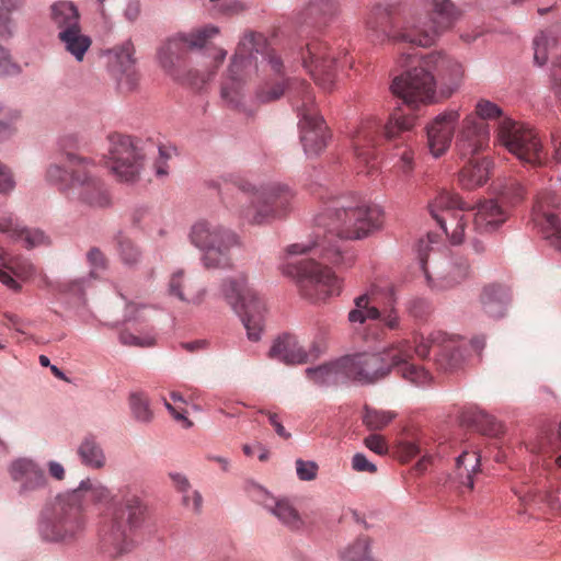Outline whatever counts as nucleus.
I'll return each instance as SVG.
<instances>
[{
    "label": "nucleus",
    "mask_w": 561,
    "mask_h": 561,
    "mask_svg": "<svg viewBox=\"0 0 561 561\" xmlns=\"http://www.w3.org/2000/svg\"><path fill=\"white\" fill-rule=\"evenodd\" d=\"M112 501L110 489L101 481L82 480L77 489L58 494L44 505L37 518L38 536L46 542L72 546L87 530L84 504L105 505Z\"/></svg>",
    "instance_id": "obj_1"
},
{
    "label": "nucleus",
    "mask_w": 561,
    "mask_h": 561,
    "mask_svg": "<svg viewBox=\"0 0 561 561\" xmlns=\"http://www.w3.org/2000/svg\"><path fill=\"white\" fill-rule=\"evenodd\" d=\"M471 209H476L473 229L481 234L495 231L507 219V210L496 199L484 201L473 207L463 202L457 193L442 190L428 203L431 216L455 245L465 240L468 220L462 213Z\"/></svg>",
    "instance_id": "obj_2"
},
{
    "label": "nucleus",
    "mask_w": 561,
    "mask_h": 561,
    "mask_svg": "<svg viewBox=\"0 0 561 561\" xmlns=\"http://www.w3.org/2000/svg\"><path fill=\"white\" fill-rule=\"evenodd\" d=\"M347 197L330 198L322 213L316 216L318 227L324 228L321 240L294 243L287 248L289 254H302L314 251L324 261L340 265L348 257L351 250V219Z\"/></svg>",
    "instance_id": "obj_3"
},
{
    "label": "nucleus",
    "mask_w": 561,
    "mask_h": 561,
    "mask_svg": "<svg viewBox=\"0 0 561 561\" xmlns=\"http://www.w3.org/2000/svg\"><path fill=\"white\" fill-rule=\"evenodd\" d=\"M91 160L67 153L62 164L51 163L46 170V180L58 186L68 198H78L81 203L104 208L111 204V194L105 183L94 173Z\"/></svg>",
    "instance_id": "obj_4"
},
{
    "label": "nucleus",
    "mask_w": 561,
    "mask_h": 561,
    "mask_svg": "<svg viewBox=\"0 0 561 561\" xmlns=\"http://www.w3.org/2000/svg\"><path fill=\"white\" fill-rule=\"evenodd\" d=\"M234 193L227 206L240 219L251 225H262L286 216L294 198L293 192L282 184H271L256 190L245 180L238 179L233 183Z\"/></svg>",
    "instance_id": "obj_5"
},
{
    "label": "nucleus",
    "mask_w": 561,
    "mask_h": 561,
    "mask_svg": "<svg viewBox=\"0 0 561 561\" xmlns=\"http://www.w3.org/2000/svg\"><path fill=\"white\" fill-rule=\"evenodd\" d=\"M121 493V502L112 517L105 519L99 529V550L111 559L131 550V534L142 525L146 516V506L136 493L128 488Z\"/></svg>",
    "instance_id": "obj_6"
},
{
    "label": "nucleus",
    "mask_w": 561,
    "mask_h": 561,
    "mask_svg": "<svg viewBox=\"0 0 561 561\" xmlns=\"http://www.w3.org/2000/svg\"><path fill=\"white\" fill-rule=\"evenodd\" d=\"M366 25L377 42H404L419 46V24L414 21V9L405 1L394 0L375 5Z\"/></svg>",
    "instance_id": "obj_7"
},
{
    "label": "nucleus",
    "mask_w": 561,
    "mask_h": 561,
    "mask_svg": "<svg viewBox=\"0 0 561 561\" xmlns=\"http://www.w3.org/2000/svg\"><path fill=\"white\" fill-rule=\"evenodd\" d=\"M262 34L249 32L239 42L237 51L231 60L228 75L221 83V99L231 106H238L242 98L243 84L257 73V57L255 54L264 47Z\"/></svg>",
    "instance_id": "obj_8"
},
{
    "label": "nucleus",
    "mask_w": 561,
    "mask_h": 561,
    "mask_svg": "<svg viewBox=\"0 0 561 561\" xmlns=\"http://www.w3.org/2000/svg\"><path fill=\"white\" fill-rule=\"evenodd\" d=\"M431 240L421 239L417 244L419 261L432 289H451L470 277L471 267L468 259L458 255L445 259L438 253L431 256Z\"/></svg>",
    "instance_id": "obj_9"
},
{
    "label": "nucleus",
    "mask_w": 561,
    "mask_h": 561,
    "mask_svg": "<svg viewBox=\"0 0 561 561\" xmlns=\"http://www.w3.org/2000/svg\"><path fill=\"white\" fill-rule=\"evenodd\" d=\"M415 125V117L393 112L385 125L376 117H368L360 123L357 131V138L368 142H375L376 137L381 130L382 137L388 142H401L398 147L399 168L405 176H410L414 170V151L408 144L407 131H410Z\"/></svg>",
    "instance_id": "obj_10"
},
{
    "label": "nucleus",
    "mask_w": 561,
    "mask_h": 561,
    "mask_svg": "<svg viewBox=\"0 0 561 561\" xmlns=\"http://www.w3.org/2000/svg\"><path fill=\"white\" fill-rule=\"evenodd\" d=\"M283 273L294 277L300 295L314 304L325 301L341 291V282L337 276L314 260L287 263L283 267Z\"/></svg>",
    "instance_id": "obj_11"
},
{
    "label": "nucleus",
    "mask_w": 561,
    "mask_h": 561,
    "mask_svg": "<svg viewBox=\"0 0 561 561\" xmlns=\"http://www.w3.org/2000/svg\"><path fill=\"white\" fill-rule=\"evenodd\" d=\"M188 238L203 252L202 260L207 268L228 266L230 250L238 244V237L232 230L207 220L195 222Z\"/></svg>",
    "instance_id": "obj_12"
},
{
    "label": "nucleus",
    "mask_w": 561,
    "mask_h": 561,
    "mask_svg": "<svg viewBox=\"0 0 561 561\" xmlns=\"http://www.w3.org/2000/svg\"><path fill=\"white\" fill-rule=\"evenodd\" d=\"M221 290L228 302L240 313L249 340L259 341L264 325L263 298L248 286L247 278L242 275L226 279Z\"/></svg>",
    "instance_id": "obj_13"
},
{
    "label": "nucleus",
    "mask_w": 561,
    "mask_h": 561,
    "mask_svg": "<svg viewBox=\"0 0 561 561\" xmlns=\"http://www.w3.org/2000/svg\"><path fill=\"white\" fill-rule=\"evenodd\" d=\"M499 141L520 162L540 167L545 161L542 144L536 131L510 117H503L497 128Z\"/></svg>",
    "instance_id": "obj_14"
},
{
    "label": "nucleus",
    "mask_w": 561,
    "mask_h": 561,
    "mask_svg": "<svg viewBox=\"0 0 561 561\" xmlns=\"http://www.w3.org/2000/svg\"><path fill=\"white\" fill-rule=\"evenodd\" d=\"M390 89L404 104L412 107L437 102L436 80L432 67L425 64V56L417 66L396 77Z\"/></svg>",
    "instance_id": "obj_15"
},
{
    "label": "nucleus",
    "mask_w": 561,
    "mask_h": 561,
    "mask_svg": "<svg viewBox=\"0 0 561 561\" xmlns=\"http://www.w3.org/2000/svg\"><path fill=\"white\" fill-rule=\"evenodd\" d=\"M393 289L371 286L365 294L354 299L353 322L381 319L385 325L394 330L399 327V316L393 308Z\"/></svg>",
    "instance_id": "obj_16"
},
{
    "label": "nucleus",
    "mask_w": 561,
    "mask_h": 561,
    "mask_svg": "<svg viewBox=\"0 0 561 561\" xmlns=\"http://www.w3.org/2000/svg\"><path fill=\"white\" fill-rule=\"evenodd\" d=\"M295 89H301L305 93L301 105H297L300 119V141L307 156H316L321 152L328 140V127L318 115L314 106V96L309 83L297 82Z\"/></svg>",
    "instance_id": "obj_17"
},
{
    "label": "nucleus",
    "mask_w": 561,
    "mask_h": 561,
    "mask_svg": "<svg viewBox=\"0 0 561 561\" xmlns=\"http://www.w3.org/2000/svg\"><path fill=\"white\" fill-rule=\"evenodd\" d=\"M217 34V27L206 26L187 35L169 38L158 49L160 66L167 73L179 79V68L188 50L205 47L208 39Z\"/></svg>",
    "instance_id": "obj_18"
},
{
    "label": "nucleus",
    "mask_w": 561,
    "mask_h": 561,
    "mask_svg": "<svg viewBox=\"0 0 561 561\" xmlns=\"http://www.w3.org/2000/svg\"><path fill=\"white\" fill-rule=\"evenodd\" d=\"M107 168L121 182H135L142 167V153L135 140L126 135H113L110 137Z\"/></svg>",
    "instance_id": "obj_19"
},
{
    "label": "nucleus",
    "mask_w": 561,
    "mask_h": 561,
    "mask_svg": "<svg viewBox=\"0 0 561 561\" xmlns=\"http://www.w3.org/2000/svg\"><path fill=\"white\" fill-rule=\"evenodd\" d=\"M434 15L421 16L414 9V21L419 24V47H430L438 37L451 28L460 19L461 11L451 0H431Z\"/></svg>",
    "instance_id": "obj_20"
},
{
    "label": "nucleus",
    "mask_w": 561,
    "mask_h": 561,
    "mask_svg": "<svg viewBox=\"0 0 561 561\" xmlns=\"http://www.w3.org/2000/svg\"><path fill=\"white\" fill-rule=\"evenodd\" d=\"M459 123V108H446L427 122L425 125L426 144L434 158H439L448 151Z\"/></svg>",
    "instance_id": "obj_21"
},
{
    "label": "nucleus",
    "mask_w": 561,
    "mask_h": 561,
    "mask_svg": "<svg viewBox=\"0 0 561 561\" xmlns=\"http://www.w3.org/2000/svg\"><path fill=\"white\" fill-rule=\"evenodd\" d=\"M302 65L314 82L323 90H331L335 82V60L328 46L319 41L307 43L301 50Z\"/></svg>",
    "instance_id": "obj_22"
},
{
    "label": "nucleus",
    "mask_w": 561,
    "mask_h": 561,
    "mask_svg": "<svg viewBox=\"0 0 561 561\" xmlns=\"http://www.w3.org/2000/svg\"><path fill=\"white\" fill-rule=\"evenodd\" d=\"M560 204V198L553 192H541L536 197L533 216L542 238L550 247L561 252V220L550 211V208H557Z\"/></svg>",
    "instance_id": "obj_23"
},
{
    "label": "nucleus",
    "mask_w": 561,
    "mask_h": 561,
    "mask_svg": "<svg viewBox=\"0 0 561 561\" xmlns=\"http://www.w3.org/2000/svg\"><path fill=\"white\" fill-rule=\"evenodd\" d=\"M8 472L21 497H31L48 486V478L44 468L31 458L20 457L12 460Z\"/></svg>",
    "instance_id": "obj_24"
},
{
    "label": "nucleus",
    "mask_w": 561,
    "mask_h": 561,
    "mask_svg": "<svg viewBox=\"0 0 561 561\" xmlns=\"http://www.w3.org/2000/svg\"><path fill=\"white\" fill-rule=\"evenodd\" d=\"M490 141L489 124L468 114L459 123L456 136V149L461 158H471L483 151Z\"/></svg>",
    "instance_id": "obj_25"
},
{
    "label": "nucleus",
    "mask_w": 561,
    "mask_h": 561,
    "mask_svg": "<svg viewBox=\"0 0 561 561\" xmlns=\"http://www.w3.org/2000/svg\"><path fill=\"white\" fill-rule=\"evenodd\" d=\"M388 359L392 368H398L402 378L408 382L424 387L432 381V375L422 366L410 364L412 359V345L409 341L402 340L388 348Z\"/></svg>",
    "instance_id": "obj_26"
},
{
    "label": "nucleus",
    "mask_w": 561,
    "mask_h": 561,
    "mask_svg": "<svg viewBox=\"0 0 561 561\" xmlns=\"http://www.w3.org/2000/svg\"><path fill=\"white\" fill-rule=\"evenodd\" d=\"M392 368L388 359V350L385 356L376 353L353 355V381L370 385L386 377Z\"/></svg>",
    "instance_id": "obj_27"
},
{
    "label": "nucleus",
    "mask_w": 561,
    "mask_h": 561,
    "mask_svg": "<svg viewBox=\"0 0 561 561\" xmlns=\"http://www.w3.org/2000/svg\"><path fill=\"white\" fill-rule=\"evenodd\" d=\"M135 48L130 41L114 47L111 50L113 55L112 67L117 77V84L124 92L133 91L139 81V75L136 70V59L134 58Z\"/></svg>",
    "instance_id": "obj_28"
},
{
    "label": "nucleus",
    "mask_w": 561,
    "mask_h": 561,
    "mask_svg": "<svg viewBox=\"0 0 561 561\" xmlns=\"http://www.w3.org/2000/svg\"><path fill=\"white\" fill-rule=\"evenodd\" d=\"M383 225L382 208L371 202L353 206V240H362L379 231Z\"/></svg>",
    "instance_id": "obj_29"
},
{
    "label": "nucleus",
    "mask_w": 561,
    "mask_h": 561,
    "mask_svg": "<svg viewBox=\"0 0 561 561\" xmlns=\"http://www.w3.org/2000/svg\"><path fill=\"white\" fill-rule=\"evenodd\" d=\"M306 376L309 380L320 386L347 383L351 376V357L343 356L316 368H307Z\"/></svg>",
    "instance_id": "obj_30"
},
{
    "label": "nucleus",
    "mask_w": 561,
    "mask_h": 561,
    "mask_svg": "<svg viewBox=\"0 0 561 561\" xmlns=\"http://www.w3.org/2000/svg\"><path fill=\"white\" fill-rule=\"evenodd\" d=\"M169 294L187 305L198 306L206 296L205 287L183 270L174 272L168 285Z\"/></svg>",
    "instance_id": "obj_31"
},
{
    "label": "nucleus",
    "mask_w": 561,
    "mask_h": 561,
    "mask_svg": "<svg viewBox=\"0 0 561 561\" xmlns=\"http://www.w3.org/2000/svg\"><path fill=\"white\" fill-rule=\"evenodd\" d=\"M425 64L432 67L433 73H437L442 80L447 81L448 91L446 96H449L458 88L463 77L462 65L442 53H431L426 55Z\"/></svg>",
    "instance_id": "obj_32"
},
{
    "label": "nucleus",
    "mask_w": 561,
    "mask_h": 561,
    "mask_svg": "<svg viewBox=\"0 0 561 561\" xmlns=\"http://www.w3.org/2000/svg\"><path fill=\"white\" fill-rule=\"evenodd\" d=\"M0 232L16 241H22L26 249L47 243V237L39 229H28L21 225L13 214L0 216Z\"/></svg>",
    "instance_id": "obj_33"
},
{
    "label": "nucleus",
    "mask_w": 561,
    "mask_h": 561,
    "mask_svg": "<svg viewBox=\"0 0 561 561\" xmlns=\"http://www.w3.org/2000/svg\"><path fill=\"white\" fill-rule=\"evenodd\" d=\"M268 357L287 365L304 364L309 360L308 353L291 334L277 337L270 348Z\"/></svg>",
    "instance_id": "obj_34"
},
{
    "label": "nucleus",
    "mask_w": 561,
    "mask_h": 561,
    "mask_svg": "<svg viewBox=\"0 0 561 561\" xmlns=\"http://www.w3.org/2000/svg\"><path fill=\"white\" fill-rule=\"evenodd\" d=\"M511 302L508 287L501 284H489L482 288L480 304L484 313L494 319L502 318Z\"/></svg>",
    "instance_id": "obj_35"
},
{
    "label": "nucleus",
    "mask_w": 561,
    "mask_h": 561,
    "mask_svg": "<svg viewBox=\"0 0 561 561\" xmlns=\"http://www.w3.org/2000/svg\"><path fill=\"white\" fill-rule=\"evenodd\" d=\"M3 267H0V282L15 293L21 291L22 286L11 274L22 280H27L35 273L34 265L27 259L21 256L9 257Z\"/></svg>",
    "instance_id": "obj_36"
},
{
    "label": "nucleus",
    "mask_w": 561,
    "mask_h": 561,
    "mask_svg": "<svg viewBox=\"0 0 561 561\" xmlns=\"http://www.w3.org/2000/svg\"><path fill=\"white\" fill-rule=\"evenodd\" d=\"M337 10L336 0H310L301 13V26L320 28Z\"/></svg>",
    "instance_id": "obj_37"
},
{
    "label": "nucleus",
    "mask_w": 561,
    "mask_h": 561,
    "mask_svg": "<svg viewBox=\"0 0 561 561\" xmlns=\"http://www.w3.org/2000/svg\"><path fill=\"white\" fill-rule=\"evenodd\" d=\"M375 525L367 522L353 511V533H356L353 542V561H373L371 537L364 531H370Z\"/></svg>",
    "instance_id": "obj_38"
},
{
    "label": "nucleus",
    "mask_w": 561,
    "mask_h": 561,
    "mask_svg": "<svg viewBox=\"0 0 561 561\" xmlns=\"http://www.w3.org/2000/svg\"><path fill=\"white\" fill-rule=\"evenodd\" d=\"M297 82L307 83L304 80L294 79L290 81L278 80L274 83H266L259 92L257 98L261 102H272L278 100L282 95H284L287 90L288 95L290 96L294 106L297 108V105L302 104V100L305 98V93L301 89H295Z\"/></svg>",
    "instance_id": "obj_39"
},
{
    "label": "nucleus",
    "mask_w": 561,
    "mask_h": 561,
    "mask_svg": "<svg viewBox=\"0 0 561 561\" xmlns=\"http://www.w3.org/2000/svg\"><path fill=\"white\" fill-rule=\"evenodd\" d=\"M77 454L83 466L91 469H102L106 463V456L94 435H87L78 446Z\"/></svg>",
    "instance_id": "obj_40"
},
{
    "label": "nucleus",
    "mask_w": 561,
    "mask_h": 561,
    "mask_svg": "<svg viewBox=\"0 0 561 561\" xmlns=\"http://www.w3.org/2000/svg\"><path fill=\"white\" fill-rule=\"evenodd\" d=\"M58 39L62 44L65 50L76 58L77 61H82L85 53L91 46V38L83 34L81 26L73 30H64L58 32Z\"/></svg>",
    "instance_id": "obj_41"
},
{
    "label": "nucleus",
    "mask_w": 561,
    "mask_h": 561,
    "mask_svg": "<svg viewBox=\"0 0 561 561\" xmlns=\"http://www.w3.org/2000/svg\"><path fill=\"white\" fill-rule=\"evenodd\" d=\"M265 507L291 530H299L305 525L301 515L288 500H275L273 504H265Z\"/></svg>",
    "instance_id": "obj_42"
},
{
    "label": "nucleus",
    "mask_w": 561,
    "mask_h": 561,
    "mask_svg": "<svg viewBox=\"0 0 561 561\" xmlns=\"http://www.w3.org/2000/svg\"><path fill=\"white\" fill-rule=\"evenodd\" d=\"M489 161H470L459 172V183L466 190L483 185L489 179Z\"/></svg>",
    "instance_id": "obj_43"
},
{
    "label": "nucleus",
    "mask_w": 561,
    "mask_h": 561,
    "mask_svg": "<svg viewBox=\"0 0 561 561\" xmlns=\"http://www.w3.org/2000/svg\"><path fill=\"white\" fill-rule=\"evenodd\" d=\"M51 20L58 32L80 27L78 9L68 1H59L51 5Z\"/></svg>",
    "instance_id": "obj_44"
},
{
    "label": "nucleus",
    "mask_w": 561,
    "mask_h": 561,
    "mask_svg": "<svg viewBox=\"0 0 561 561\" xmlns=\"http://www.w3.org/2000/svg\"><path fill=\"white\" fill-rule=\"evenodd\" d=\"M462 359V353L456 341L445 335L438 353L436 354L435 360L437 366L445 371H450L459 367Z\"/></svg>",
    "instance_id": "obj_45"
},
{
    "label": "nucleus",
    "mask_w": 561,
    "mask_h": 561,
    "mask_svg": "<svg viewBox=\"0 0 561 561\" xmlns=\"http://www.w3.org/2000/svg\"><path fill=\"white\" fill-rule=\"evenodd\" d=\"M557 45V37L550 31H540L533 41L534 62L542 67L547 64L550 50Z\"/></svg>",
    "instance_id": "obj_46"
},
{
    "label": "nucleus",
    "mask_w": 561,
    "mask_h": 561,
    "mask_svg": "<svg viewBox=\"0 0 561 561\" xmlns=\"http://www.w3.org/2000/svg\"><path fill=\"white\" fill-rule=\"evenodd\" d=\"M226 57V51L222 49H214L213 55V68L207 72H201L199 70H190L186 76L182 79L183 82L187 83L194 89L201 90L215 75L216 69L221 65Z\"/></svg>",
    "instance_id": "obj_47"
},
{
    "label": "nucleus",
    "mask_w": 561,
    "mask_h": 561,
    "mask_svg": "<svg viewBox=\"0 0 561 561\" xmlns=\"http://www.w3.org/2000/svg\"><path fill=\"white\" fill-rule=\"evenodd\" d=\"M456 466L459 477L466 473L462 484L472 489L474 485L473 474L480 468V456L477 453L463 451L456 458Z\"/></svg>",
    "instance_id": "obj_48"
},
{
    "label": "nucleus",
    "mask_w": 561,
    "mask_h": 561,
    "mask_svg": "<svg viewBox=\"0 0 561 561\" xmlns=\"http://www.w3.org/2000/svg\"><path fill=\"white\" fill-rule=\"evenodd\" d=\"M397 417L393 411L377 410L368 405L364 407L362 414L363 424L370 431H379L390 424Z\"/></svg>",
    "instance_id": "obj_49"
},
{
    "label": "nucleus",
    "mask_w": 561,
    "mask_h": 561,
    "mask_svg": "<svg viewBox=\"0 0 561 561\" xmlns=\"http://www.w3.org/2000/svg\"><path fill=\"white\" fill-rule=\"evenodd\" d=\"M129 408L133 416L142 423H149L153 417V412L150 409L148 396L141 391H135L128 398Z\"/></svg>",
    "instance_id": "obj_50"
},
{
    "label": "nucleus",
    "mask_w": 561,
    "mask_h": 561,
    "mask_svg": "<svg viewBox=\"0 0 561 561\" xmlns=\"http://www.w3.org/2000/svg\"><path fill=\"white\" fill-rule=\"evenodd\" d=\"M462 419L484 434L495 435L499 431V425L494 422L493 417L481 410L467 411L463 413Z\"/></svg>",
    "instance_id": "obj_51"
},
{
    "label": "nucleus",
    "mask_w": 561,
    "mask_h": 561,
    "mask_svg": "<svg viewBox=\"0 0 561 561\" xmlns=\"http://www.w3.org/2000/svg\"><path fill=\"white\" fill-rule=\"evenodd\" d=\"M117 252L121 261L128 266L136 265L141 259V251L131 239L119 234L116 238Z\"/></svg>",
    "instance_id": "obj_52"
},
{
    "label": "nucleus",
    "mask_w": 561,
    "mask_h": 561,
    "mask_svg": "<svg viewBox=\"0 0 561 561\" xmlns=\"http://www.w3.org/2000/svg\"><path fill=\"white\" fill-rule=\"evenodd\" d=\"M444 336L443 332L431 333L427 337L422 336L412 346V356L415 354L420 358H425L433 347H440Z\"/></svg>",
    "instance_id": "obj_53"
},
{
    "label": "nucleus",
    "mask_w": 561,
    "mask_h": 561,
    "mask_svg": "<svg viewBox=\"0 0 561 561\" xmlns=\"http://www.w3.org/2000/svg\"><path fill=\"white\" fill-rule=\"evenodd\" d=\"M500 196L504 203L515 205L523 201L525 196V188L517 181L510 180L502 185Z\"/></svg>",
    "instance_id": "obj_54"
},
{
    "label": "nucleus",
    "mask_w": 561,
    "mask_h": 561,
    "mask_svg": "<svg viewBox=\"0 0 561 561\" xmlns=\"http://www.w3.org/2000/svg\"><path fill=\"white\" fill-rule=\"evenodd\" d=\"M472 114L476 115L478 117V119L484 122L486 119H494V118L502 117L503 112H502V108L497 104H495L489 100L482 99L477 102L474 113H472Z\"/></svg>",
    "instance_id": "obj_55"
},
{
    "label": "nucleus",
    "mask_w": 561,
    "mask_h": 561,
    "mask_svg": "<svg viewBox=\"0 0 561 561\" xmlns=\"http://www.w3.org/2000/svg\"><path fill=\"white\" fill-rule=\"evenodd\" d=\"M295 465L296 473L299 480L312 481L317 478L319 470L317 462L311 460L297 459Z\"/></svg>",
    "instance_id": "obj_56"
},
{
    "label": "nucleus",
    "mask_w": 561,
    "mask_h": 561,
    "mask_svg": "<svg viewBox=\"0 0 561 561\" xmlns=\"http://www.w3.org/2000/svg\"><path fill=\"white\" fill-rule=\"evenodd\" d=\"M364 445L370 451L378 456H385L389 451L388 444L383 436L379 434H370L364 439Z\"/></svg>",
    "instance_id": "obj_57"
},
{
    "label": "nucleus",
    "mask_w": 561,
    "mask_h": 561,
    "mask_svg": "<svg viewBox=\"0 0 561 561\" xmlns=\"http://www.w3.org/2000/svg\"><path fill=\"white\" fill-rule=\"evenodd\" d=\"M87 260H88L89 264L92 266V271H91L92 276L95 274V271H98V270L103 271L107 266L106 256L98 248H92L88 251Z\"/></svg>",
    "instance_id": "obj_58"
},
{
    "label": "nucleus",
    "mask_w": 561,
    "mask_h": 561,
    "mask_svg": "<svg viewBox=\"0 0 561 561\" xmlns=\"http://www.w3.org/2000/svg\"><path fill=\"white\" fill-rule=\"evenodd\" d=\"M119 340L123 344L130 346L144 347L152 346L154 344V339L152 336L140 337L128 331L121 332Z\"/></svg>",
    "instance_id": "obj_59"
},
{
    "label": "nucleus",
    "mask_w": 561,
    "mask_h": 561,
    "mask_svg": "<svg viewBox=\"0 0 561 561\" xmlns=\"http://www.w3.org/2000/svg\"><path fill=\"white\" fill-rule=\"evenodd\" d=\"M353 470L375 473L377 471V466L370 461L363 453H356L353 455Z\"/></svg>",
    "instance_id": "obj_60"
},
{
    "label": "nucleus",
    "mask_w": 561,
    "mask_h": 561,
    "mask_svg": "<svg viewBox=\"0 0 561 561\" xmlns=\"http://www.w3.org/2000/svg\"><path fill=\"white\" fill-rule=\"evenodd\" d=\"M15 187L11 170L0 162V193L8 194Z\"/></svg>",
    "instance_id": "obj_61"
},
{
    "label": "nucleus",
    "mask_w": 561,
    "mask_h": 561,
    "mask_svg": "<svg viewBox=\"0 0 561 561\" xmlns=\"http://www.w3.org/2000/svg\"><path fill=\"white\" fill-rule=\"evenodd\" d=\"M551 89L556 96L561 100V56L552 62Z\"/></svg>",
    "instance_id": "obj_62"
},
{
    "label": "nucleus",
    "mask_w": 561,
    "mask_h": 561,
    "mask_svg": "<svg viewBox=\"0 0 561 561\" xmlns=\"http://www.w3.org/2000/svg\"><path fill=\"white\" fill-rule=\"evenodd\" d=\"M163 403L173 419L181 422L184 428H190L193 425L192 421L185 416V410L182 407H174L165 398H163Z\"/></svg>",
    "instance_id": "obj_63"
},
{
    "label": "nucleus",
    "mask_w": 561,
    "mask_h": 561,
    "mask_svg": "<svg viewBox=\"0 0 561 561\" xmlns=\"http://www.w3.org/2000/svg\"><path fill=\"white\" fill-rule=\"evenodd\" d=\"M263 60L267 62L271 70L276 75H279L283 68V62L279 56L273 49H268L267 51H262Z\"/></svg>",
    "instance_id": "obj_64"
}]
</instances>
